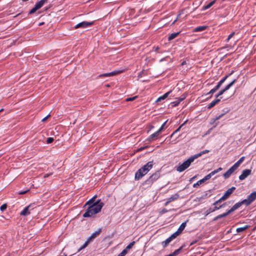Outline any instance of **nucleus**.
<instances>
[{"mask_svg": "<svg viewBox=\"0 0 256 256\" xmlns=\"http://www.w3.org/2000/svg\"><path fill=\"white\" fill-rule=\"evenodd\" d=\"M104 204L100 202V200H97L94 203L91 205H88L86 212L84 214L83 216L84 218L91 217L94 214L98 213L102 210Z\"/></svg>", "mask_w": 256, "mask_h": 256, "instance_id": "1", "label": "nucleus"}, {"mask_svg": "<svg viewBox=\"0 0 256 256\" xmlns=\"http://www.w3.org/2000/svg\"><path fill=\"white\" fill-rule=\"evenodd\" d=\"M153 167L152 162H149L140 168L135 174L134 179L136 180L141 179L146 175Z\"/></svg>", "mask_w": 256, "mask_h": 256, "instance_id": "2", "label": "nucleus"}, {"mask_svg": "<svg viewBox=\"0 0 256 256\" xmlns=\"http://www.w3.org/2000/svg\"><path fill=\"white\" fill-rule=\"evenodd\" d=\"M160 176V171H156L152 175H151L146 180L144 184L147 186H152L153 183L158 180Z\"/></svg>", "mask_w": 256, "mask_h": 256, "instance_id": "3", "label": "nucleus"}, {"mask_svg": "<svg viewBox=\"0 0 256 256\" xmlns=\"http://www.w3.org/2000/svg\"><path fill=\"white\" fill-rule=\"evenodd\" d=\"M194 160L196 159L193 156L190 157L186 160L176 167V170L178 172H182L184 171L190 166L192 162Z\"/></svg>", "mask_w": 256, "mask_h": 256, "instance_id": "4", "label": "nucleus"}, {"mask_svg": "<svg viewBox=\"0 0 256 256\" xmlns=\"http://www.w3.org/2000/svg\"><path fill=\"white\" fill-rule=\"evenodd\" d=\"M256 198V192H253L248 196L246 199L243 200V202H245V205L248 206Z\"/></svg>", "mask_w": 256, "mask_h": 256, "instance_id": "5", "label": "nucleus"}, {"mask_svg": "<svg viewBox=\"0 0 256 256\" xmlns=\"http://www.w3.org/2000/svg\"><path fill=\"white\" fill-rule=\"evenodd\" d=\"M94 24V22H82L76 24L74 28H84L92 26Z\"/></svg>", "mask_w": 256, "mask_h": 256, "instance_id": "6", "label": "nucleus"}, {"mask_svg": "<svg viewBox=\"0 0 256 256\" xmlns=\"http://www.w3.org/2000/svg\"><path fill=\"white\" fill-rule=\"evenodd\" d=\"M225 205H226V204H222L220 205L219 206H214V208H210L206 212V216H208L210 213L214 212L216 210H220L222 208L224 207L225 206Z\"/></svg>", "mask_w": 256, "mask_h": 256, "instance_id": "7", "label": "nucleus"}, {"mask_svg": "<svg viewBox=\"0 0 256 256\" xmlns=\"http://www.w3.org/2000/svg\"><path fill=\"white\" fill-rule=\"evenodd\" d=\"M235 190L236 188L234 186L231 187L226 190L222 196L226 200H227Z\"/></svg>", "mask_w": 256, "mask_h": 256, "instance_id": "8", "label": "nucleus"}, {"mask_svg": "<svg viewBox=\"0 0 256 256\" xmlns=\"http://www.w3.org/2000/svg\"><path fill=\"white\" fill-rule=\"evenodd\" d=\"M250 173L251 170H250L246 169L244 170L242 174L239 176V179L241 180H244L250 174Z\"/></svg>", "mask_w": 256, "mask_h": 256, "instance_id": "9", "label": "nucleus"}, {"mask_svg": "<svg viewBox=\"0 0 256 256\" xmlns=\"http://www.w3.org/2000/svg\"><path fill=\"white\" fill-rule=\"evenodd\" d=\"M121 72H122V71H120V70H114V71L112 72H110L104 73V74H102L99 76V77L112 76H116V75L120 73Z\"/></svg>", "mask_w": 256, "mask_h": 256, "instance_id": "10", "label": "nucleus"}, {"mask_svg": "<svg viewBox=\"0 0 256 256\" xmlns=\"http://www.w3.org/2000/svg\"><path fill=\"white\" fill-rule=\"evenodd\" d=\"M134 241L131 242L120 253L122 256H124L128 252V250L130 249L134 245Z\"/></svg>", "mask_w": 256, "mask_h": 256, "instance_id": "11", "label": "nucleus"}, {"mask_svg": "<svg viewBox=\"0 0 256 256\" xmlns=\"http://www.w3.org/2000/svg\"><path fill=\"white\" fill-rule=\"evenodd\" d=\"M236 170L235 168L231 166L223 175L225 179L228 178Z\"/></svg>", "mask_w": 256, "mask_h": 256, "instance_id": "12", "label": "nucleus"}, {"mask_svg": "<svg viewBox=\"0 0 256 256\" xmlns=\"http://www.w3.org/2000/svg\"><path fill=\"white\" fill-rule=\"evenodd\" d=\"M242 204H245V202H243V200L238 202L236 203V204H234L232 206V207L229 210L230 212L232 213L233 212H234V210H236L238 209Z\"/></svg>", "mask_w": 256, "mask_h": 256, "instance_id": "13", "label": "nucleus"}, {"mask_svg": "<svg viewBox=\"0 0 256 256\" xmlns=\"http://www.w3.org/2000/svg\"><path fill=\"white\" fill-rule=\"evenodd\" d=\"M30 205H29L24 208V209L20 212V215L23 216H26L30 214Z\"/></svg>", "mask_w": 256, "mask_h": 256, "instance_id": "14", "label": "nucleus"}, {"mask_svg": "<svg viewBox=\"0 0 256 256\" xmlns=\"http://www.w3.org/2000/svg\"><path fill=\"white\" fill-rule=\"evenodd\" d=\"M231 214L230 212V210H228L227 212H226L224 213H223L221 214H220V215H218L217 216H216L214 218V221H216L217 220H218V219H220V218H225L226 217V216H228V214Z\"/></svg>", "mask_w": 256, "mask_h": 256, "instance_id": "15", "label": "nucleus"}, {"mask_svg": "<svg viewBox=\"0 0 256 256\" xmlns=\"http://www.w3.org/2000/svg\"><path fill=\"white\" fill-rule=\"evenodd\" d=\"M101 232V230L99 229L98 230L96 231L94 233H92L90 236H89L88 238V240H90V242L95 238H96L97 236H98Z\"/></svg>", "mask_w": 256, "mask_h": 256, "instance_id": "16", "label": "nucleus"}, {"mask_svg": "<svg viewBox=\"0 0 256 256\" xmlns=\"http://www.w3.org/2000/svg\"><path fill=\"white\" fill-rule=\"evenodd\" d=\"M221 98H217V99L212 101L208 106V108L210 109V108H212V107H214V106H216L217 104H218L220 101Z\"/></svg>", "mask_w": 256, "mask_h": 256, "instance_id": "17", "label": "nucleus"}, {"mask_svg": "<svg viewBox=\"0 0 256 256\" xmlns=\"http://www.w3.org/2000/svg\"><path fill=\"white\" fill-rule=\"evenodd\" d=\"M208 26H200L195 28L194 29V32H199L206 30L208 28Z\"/></svg>", "mask_w": 256, "mask_h": 256, "instance_id": "18", "label": "nucleus"}, {"mask_svg": "<svg viewBox=\"0 0 256 256\" xmlns=\"http://www.w3.org/2000/svg\"><path fill=\"white\" fill-rule=\"evenodd\" d=\"M46 0H40L39 2H38L34 6L38 10L43 6Z\"/></svg>", "mask_w": 256, "mask_h": 256, "instance_id": "19", "label": "nucleus"}, {"mask_svg": "<svg viewBox=\"0 0 256 256\" xmlns=\"http://www.w3.org/2000/svg\"><path fill=\"white\" fill-rule=\"evenodd\" d=\"M230 74H228L226 76L224 77L216 85V86L220 88L222 84L226 81V80L227 79V78L228 77Z\"/></svg>", "mask_w": 256, "mask_h": 256, "instance_id": "20", "label": "nucleus"}, {"mask_svg": "<svg viewBox=\"0 0 256 256\" xmlns=\"http://www.w3.org/2000/svg\"><path fill=\"white\" fill-rule=\"evenodd\" d=\"M216 2V0H214L212 1V2H210L207 5L204 6L202 8V10H206L207 9L210 8L212 6L215 4Z\"/></svg>", "mask_w": 256, "mask_h": 256, "instance_id": "21", "label": "nucleus"}, {"mask_svg": "<svg viewBox=\"0 0 256 256\" xmlns=\"http://www.w3.org/2000/svg\"><path fill=\"white\" fill-rule=\"evenodd\" d=\"M172 92V91H169L167 92H166V94H164V95H162V96L159 97L158 100H156V102H160V101H161L162 100H164L165 98H166Z\"/></svg>", "mask_w": 256, "mask_h": 256, "instance_id": "22", "label": "nucleus"}, {"mask_svg": "<svg viewBox=\"0 0 256 256\" xmlns=\"http://www.w3.org/2000/svg\"><path fill=\"white\" fill-rule=\"evenodd\" d=\"M186 226V222H182L178 228V230H177V232H178L180 234L184 230Z\"/></svg>", "mask_w": 256, "mask_h": 256, "instance_id": "23", "label": "nucleus"}, {"mask_svg": "<svg viewBox=\"0 0 256 256\" xmlns=\"http://www.w3.org/2000/svg\"><path fill=\"white\" fill-rule=\"evenodd\" d=\"M236 79L233 80L230 83L228 84L224 88H222L226 92L228 90H229L231 86H233V84L236 82Z\"/></svg>", "mask_w": 256, "mask_h": 256, "instance_id": "24", "label": "nucleus"}, {"mask_svg": "<svg viewBox=\"0 0 256 256\" xmlns=\"http://www.w3.org/2000/svg\"><path fill=\"white\" fill-rule=\"evenodd\" d=\"M208 152H209V150H204L201 152H200L198 154L194 155L193 156L194 157L195 159H196V158L200 157V156H202V154L208 153Z\"/></svg>", "mask_w": 256, "mask_h": 256, "instance_id": "25", "label": "nucleus"}, {"mask_svg": "<svg viewBox=\"0 0 256 256\" xmlns=\"http://www.w3.org/2000/svg\"><path fill=\"white\" fill-rule=\"evenodd\" d=\"M180 32L172 33L168 38V40L170 41L175 38L180 34Z\"/></svg>", "mask_w": 256, "mask_h": 256, "instance_id": "26", "label": "nucleus"}, {"mask_svg": "<svg viewBox=\"0 0 256 256\" xmlns=\"http://www.w3.org/2000/svg\"><path fill=\"white\" fill-rule=\"evenodd\" d=\"M179 196H180L178 194H174L172 195L168 199L169 200V202H171L172 201L177 200L179 198Z\"/></svg>", "mask_w": 256, "mask_h": 256, "instance_id": "27", "label": "nucleus"}, {"mask_svg": "<svg viewBox=\"0 0 256 256\" xmlns=\"http://www.w3.org/2000/svg\"><path fill=\"white\" fill-rule=\"evenodd\" d=\"M172 240L170 239V237L166 238L164 241L162 242V246L165 248L167 246V245Z\"/></svg>", "mask_w": 256, "mask_h": 256, "instance_id": "28", "label": "nucleus"}, {"mask_svg": "<svg viewBox=\"0 0 256 256\" xmlns=\"http://www.w3.org/2000/svg\"><path fill=\"white\" fill-rule=\"evenodd\" d=\"M159 133L158 132V131H156V132H155L153 134H151L149 137L148 138V140H152L154 138H156L159 135Z\"/></svg>", "mask_w": 256, "mask_h": 256, "instance_id": "29", "label": "nucleus"}, {"mask_svg": "<svg viewBox=\"0 0 256 256\" xmlns=\"http://www.w3.org/2000/svg\"><path fill=\"white\" fill-rule=\"evenodd\" d=\"M96 198V196H94L91 199H90L88 201L86 204V205H91L92 204L94 203V200Z\"/></svg>", "mask_w": 256, "mask_h": 256, "instance_id": "30", "label": "nucleus"}, {"mask_svg": "<svg viewBox=\"0 0 256 256\" xmlns=\"http://www.w3.org/2000/svg\"><path fill=\"white\" fill-rule=\"evenodd\" d=\"M186 122H184L182 124H181L170 136V137H172L176 132H178L183 126L186 124Z\"/></svg>", "mask_w": 256, "mask_h": 256, "instance_id": "31", "label": "nucleus"}, {"mask_svg": "<svg viewBox=\"0 0 256 256\" xmlns=\"http://www.w3.org/2000/svg\"><path fill=\"white\" fill-rule=\"evenodd\" d=\"M182 249V247L174 251V252H172V254H170V256H175L178 254L181 251Z\"/></svg>", "mask_w": 256, "mask_h": 256, "instance_id": "32", "label": "nucleus"}, {"mask_svg": "<svg viewBox=\"0 0 256 256\" xmlns=\"http://www.w3.org/2000/svg\"><path fill=\"white\" fill-rule=\"evenodd\" d=\"M226 200L224 198H223L222 196L219 200H216L214 204H213V205L214 206H218V204L221 202H222V201H224Z\"/></svg>", "mask_w": 256, "mask_h": 256, "instance_id": "33", "label": "nucleus"}, {"mask_svg": "<svg viewBox=\"0 0 256 256\" xmlns=\"http://www.w3.org/2000/svg\"><path fill=\"white\" fill-rule=\"evenodd\" d=\"M248 226H246L244 227L238 228L236 229V232H242L245 230H246L248 228Z\"/></svg>", "mask_w": 256, "mask_h": 256, "instance_id": "34", "label": "nucleus"}, {"mask_svg": "<svg viewBox=\"0 0 256 256\" xmlns=\"http://www.w3.org/2000/svg\"><path fill=\"white\" fill-rule=\"evenodd\" d=\"M180 234L177 231L176 232L172 234L170 238V239L172 240L176 238L178 236H179Z\"/></svg>", "mask_w": 256, "mask_h": 256, "instance_id": "35", "label": "nucleus"}, {"mask_svg": "<svg viewBox=\"0 0 256 256\" xmlns=\"http://www.w3.org/2000/svg\"><path fill=\"white\" fill-rule=\"evenodd\" d=\"M222 170V168H218L212 171L211 172H210V174L212 176H213L214 174L221 171Z\"/></svg>", "mask_w": 256, "mask_h": 256, "instance_id": "36", "label": "nucleus"}, {"mask_svg": "<svg viewBox=\"0 0 256 256\" xmlns=\"http://www.w3.org/2000/svg\"><path fill=\"white\" fill-rule=\"evenodd\" d=\"M212 176L211 175V174L210 173L209 174H208V175L206 176L203 178H202V180L203 182H206V180L210 179L211 178V177Z\"/></svg>", "mask_w": 256, "mask_h": 256, "instance_id": "37", "label": "nucleus"}, {"mask_svg": "<svg viewBox=\"0 0 256 256\" xmlns=\"http://www.w3.org/2000/svg\"><path fill=\"white\" fill-rule=\"evenodd\" d=\"M203 182H203L202 180H198V181L196 182V183L194 184V185H193V186H194V188H196L197 186H199V185H200V184H202Z\"/></svg>", "mask_w": 256, "mask_h": 256, "instance_id": "38", "label": "nucleus"}, {"mask_svg": "<svg viewBox=\"0 0 256 256\" xmlns=\"http://www.w3.org/2000/svg\"><path fill=\"white\" fill-rule=\"evenodd\" d=\"M218 90V88L216 86L213 88L212 89L210 92H209L207 94H213L214 92H215Z\"/></svg>", "mask_w": 256, "mask_h": 256, "instance_id": "39", "label": "nucleus"}, {"mask_svg": "<svg viewBox=\"0 0 256 256\" xmlns=\"http://www.w3.org/2000/svg\"><path fill=\"white\" fill-rule=\"evenodd\" d=\"M240 164H241L238 161L232 166V167L234 168L236 170Z\"/></svg>", "mask_w": 256, "mask_h": 256, "instance_id": "40", "label": "nucleus"}, {"mask_svg": "<svg viewBox=\"0 0 256 256\" xmlns=\"http://www.w3.org/2000/svg\"><path fill=\"white\" fill-rule=\"evenodd\" d=\"M225 92L224 90L223 89H222L220 90V92H218L217 94L216 95V98H218L220 96L222 95Z\"/></svg>", "mask_w": 256, "mask_h": 256, "instance_id": "41", "label": "nucleus"}, {"mask_svg": "<svg viewBox=\"0 0 256 256\" xmlns=\"http://www.w3.org/2000/svg\"><path fill=\"white\" fill-rule=\"evenodd\" d=\"M7 208V204H2L0 207V210H2V211H4V210H6Z\"/></svg>", "mask_w": 256, "mask_h": 256, "instance_id": "42", "label": "nucleus"}, {"mask_svg": "<svg viewBox=\"0 0 256 256\" xmlns=\"http://www.w3.org/2000/svg\"><path fill=\"white\" fill-rule=\"evenodd\" d=\"M235 34V32H232V34H230L228 36V38H226V42H228L230 39Z\"/></svg>", "mask_w": 256, "mask_h": 256, "instance_id": "43", "label": "nucleus"}, {"mask_svg": "<svg viewBox=\"0 0 256 256\" xmlns=\"http://www.w3.org/2000/svg\"><path fill=\"white\" fill-rule=\"evenodd\" d=\"M38 9L34 6L29 12V14H32L35 12Z\"/></svg>", "mask_w": 256, "mask_h": 256, "instance_id": "44", "label": "nucleus"}, {"mask_svg": "<svg viewBox=\"0 0 256 256\" xmlns=\"http://www.w3.org/2000/svg\"><path fill=\"white\" fill-rule=\"evenodd\" d=\"M54 141V138H52L50 137L48 138L46 140V142L48 144H50Z\"/></svg>", "mask_w": 256, "mask_h": 256, "instance_id": "45", "label": "nucleus"}, {"mask_svg": "<svg viewBox=\"0 0 256 256\" xmlns=\"http://www.w3.org/2000/svg\"><path fill=\"white\" fill-rule=\"evenodd\" d=\"M28 191H29V190H27L24 191H20V192H18V194H26Z\"/></svg>", "mask_w": 256, "mask_h": 256, "instance_id": "46", "label": "nucleus"}, {"mask_svg": "<svg viewBox=\"0 0 256 256\" xmlns=\"http://www.w3.org/2000/svg\"><path fill=\"white\" fill-rule=\"evenodd\" d=\"M136 97L137 96H134V97L128 98L126 99V101L128 102V101L134 100H135L136 98Z\"/></svg>", "mask_w": 256, "mask_h": 256, "instance_id": "47", "label": "nucleus"}, {"mask_svg": "<svg viewBox=\"0 0 256 256\" xmlns=\"http://www.w3.org/2000/svg\"><path fill=\"white\" fill-rule=\"evenodd\" d=\"M244 156H242V158H240V160H238L240 164H242L243 161L244 160Z\"/></svg>", "mask_w": 256, "mask_h": 256, "instance_id": "48", "label": "nucleus"}, {"mask_svg": "<svg viewBox=\"0 0 256 256\" xmlns=\"http://www.w3.org/2000/svg\"><path fill=\"white\" fill-rule=\"evenodd\" d=\"M50 116V114H48L47 116H46L45 118H44L42 119V122H44L46 121L48 117Z\"/></svg>", "mask_w": 256, "mask_h": 256, "instance_id": "49", "label": "nucleus"}, {"mask_svg": "<svg viewBox=\"0 0 256 256\" xmlns=\"http://www.w3.org/2000/svg\"><path fill=\"white\" fill-rule=\"evenodd\" d=\"M87 246H86L84 244V245L81 246L78 250V252H80V250H82L83 248H85Z\"/></svg>", "mask_w": 256, "mask_h": 256, "instance_id": "50", "label": "nucleus"}, {"mask_svg": "<svg viewBox=\"0 0 256 256\" xmlns=\"http://www.w3.org/2000/svg\"><path fill=\"white\" fill-rule=\"evenodd\" d=\"M184 99V98H180V99H178V100L176 102V104H175V105H177L181 101H182Z\"/></svg>", "mask_w": 256, "mask_h": 256, "instance_id": "51", "label": "nucleus"}, {"mask_svg": "<svg viewBox=\"0 0 256 256\" xmlns=\"http://www.w3.org/2000/svg\"><path fill=\"white\" fill-rule=\"evenodd\" d=\"M224 114H222L220 116H216V118H215V120H218L219 119H220L222 116H223Z\"/></svg>", "mask_w": 256, "mask_h": 256, "instance_id": "52", "label": "nucleus"}, {"mask_svg": "<svg viewBox=\"0 0 256 256\" xmlns=\"http://www.w3.org/2000/svg\"><path fill=\"white\" fill-rule=\"evenodd\" d=\"M52 174V173L45 174L44 176V178H48L49 176H51Z\"/></svg>", "mask_w": 256, "mask_h": 256, "instance_id": "53", "label": "nucleus"}, {"mask_svg": "<svg viewBox=\"0 0 256 256\" xmlns=\"http://www.w3.org/2000/svg\"><path fill=\"white\" fill-rule=\"evenodd\" d=\"M90 242V240H88V238L86 241L84 242V244L87 246L88 245V244Z\"/></svg>", "mask_w": 256, "mask_h": 256, "instance_id": "54", "label": "nucleus"}, {"mask_svg": "<svg viewBox=\"0 0 256 256\" xmlns=\"http://www.w3.org/2000/svg\"><path fill=\"white\" fill-rule=\"evenodd\" d=\"M163 129H164V128H162L160 126V128H159L157 131H158V132L159 134H160V133L162 132V131L163 130Z\"/></svg>", "mask_w": 256, "mask_h": 256, "instance_id": "55", "label": "nucleus"}, {"mask_svg": "<svg viewBox=\"0 0 256 256\" xmlns=\"http://www.w3.org/2000/svg\"><path fill=\"white\" fill-rule=\"evenodd\" d=\"M167 122H168V120H166V122H164V123L162 125L161 127H162V128H164V126L166 125V123Z\"/></svg>", "mask_w": 256, "mask_h": 256, "instance_id": "56", "label": "nucleus"}, {"mask_svg": "<svg viewBox=\"0 0 256 256\" xmlns=\"http://www.w3.org/2000/svg\"><path fill=\"white\" fill-rule=\"evenodd\" d=\"M167 122H168V120H166V122H164V123L162 125L161 127H162V128H164V126L166 125V123Z\"/></svg>", "mask_w": 256, "mask_h": 256, "instance_id": "57", "label": "nucleus"}, {"mask_svg": "<svg viewBox=\"0 0 256 256\" xmlns=\"http://www.w3.org/2000/svg\"><path fill=\"white\" fill-rule=\"evenodd\" d=\"M170 202H169V200L168 199H167V201L165 202L164 205L167 206Z\"/></svg>", "mask_w": 256, "mask_h": 256, "instance_id": "58", "label": "nucleus"}, {"mask_svg": "<svg viewBox=\"0 0 256 256\" xmlns=\"http://www.w3.org/2000/svg\"><path fill=\"white\" fill-rule=\"evenodd\" d=\"M154 48H155V49H154V50H155L156 52H158V49H159V48H158V46H156V47Z\"/></svg>", "mask_w": 256, "mask_h": 256, "instance_id": "59", "label": "nucleus"}, {"mask_svg": "<svg viewBox=\"0 0 256 256\" xmlns=\"http://www.w3.org/2000/svg\"><path fill=\"white\" fill-rule=\"evenodd\" d=\"M44 24V22H40V24H39V26H42Z\"/></svg>", "mask_w": 256, "mask_h": 256, "instance_id": "60", "label": "nucleus"}, {"mask_svg": "<svg viewBox=\"0 0 256 256\" xmlns=\"http://www.w3.org/2000/svg\"><path fill=\"white\" fill-rule=\"evenodd\" d=\"M186 64V62H185V61H184V62H183L182 63V65H184V64Z\"/></svg>", "mask_w": 256, "mask_h": 256, "instance_id": "61", "label": "nucleus"}, {"mask_svg": "<svg viewBox=\"0 0 256 256\" xmlns=\"http://www.w3.org/2000/svg\"><path fill=\"white\" fill-rule=\"evenodd\" d=\"M195 243H196V242H192V243L190 244V245H192V244H195Z\"/></svg>", "mask_w": 256, "mask_h": 256, "instance_id": "62", "label": "nucleus"}, {"mask_svg": "<svg viewBox=\"0 0 256 256\" xmlns=\"http://www.w3.org/2000/svg\"><path fill=\"white\" fill-rule=\"evenodd\" d=\"M176 21V20L174 21L173 24H174Z\"/></svg>", "mask_w": 256, "mask_h": 256, "instance_id": "63", "label": "nucleus"}, {"mask_svg": "<svg viewBox=\"0 0 256 256\" xmlns=\"http://www.w3.org/2000/svg\"><path fill=\"white\" fill-rule=\"evenodd\" d=\"M118 256H121V255H120V254H118Z\"/></svg>", "mask_w": 256, "mask_h": 256, "instance_id": "64", "label": "nucleus"}]
</instances>
